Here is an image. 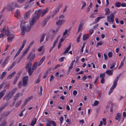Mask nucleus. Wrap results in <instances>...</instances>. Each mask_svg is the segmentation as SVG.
<instances>
[{
	"label": "nucleus",
	"instance_id": "nucleus-14",
	"mask_svg": "<svg viewBox=\"0 0 126 126\" xmlns=\"http://www.w3.org/2000/svg\"><path fill=\"white\" fill-rule=\"evenodd\" d=\"M26 39L25 40L23 41V43H22V46L19 49L18 51H17L18 52H19V53H20L21 50H22V49L24 47L25 45L26 44Z\"/></svg>",
	"mask_w": 126,
	"mask_h": 126
},
{
	"label": "nucleus",
	"instance_id": "nucleus-12",
	"mask_svg": "<svg viewBox=\"0 0 126 126\" xmlns=\"http://www.w3.org/2000/svg\"><path fill=\"white\" fill-rule=\"evenodd\" d=\"M48 10V8H47L45 9L44 10L41 9V11H40V13H41V16L43 17L45 14L47 12Z\"/></svg>",
	"mask_w": 126,
	"mask_h": 126
},
{
	"label": "nucleus",
	"instance_id": "nucleus-28",
	"mask_svg": "<svg viewBox=\"0 0 126 126\" xmlns=\"http://www.w3.org/2000/svg\"><path fill=\"white\" fill-rule=\"evenodd\" d=\"M113 71L109 70H107L106 72V73L109 76L112 75L113 74Z\"/></svg>",
	"mask_w": 126,
	"mask_h": 126
},
{
	"label": "nucleus",
	"instance_id": "nucleus-61",
	"mask_svg": "<svg viewBox=\"0 0 126 126\" xmlns=\"http://www.w3.org/2000/svg\"><path fill=\"white\" fill-rule=\"evenodd\" d=\"M102 44V42L101 41L100 42H99L97 43V46L96 47H98V46H101Z\"/></svg>",
	"mask_w": 126,
	"mask_h": 126
},
{
	"label": "nucleus",
	"instance_id": "nucleus-56",
	"mask_svg": "<svg viewBox=\"0 0 126 126\" xmlns=\"http://www.w3.org/2000/svg\"><path fill=\"white\" fill-rule=\"evenodd\" d=\"M51 124L53 126H56V124L55 121H51Z\"/></svg>",
	"mask_w": 126,
	"mask_h": 126
},
{
	"label": "nucleus",
	"instance_id": "nucleus-33",
	"mask_svg": "<svg viewBox=\"0 0 126 126\" xmlns=\"http://www.w3.org/2000/svg\"><path fill=\"white\" fill-rule=\"evenodd\" d=\"M15 64L14 62H13L12 65L9 67L7 68V70L9 71L11 70L12 68L14 67Z\"/></svg>",
	"mask_w": 126,
	"mask_h": 126
},
{
	"label": "nucleus",
	"instance_id": "nucleus-38",
	"mask_svg": "<svg viewBox=\"0 0 126 126\" xmlns=\"http://www.w3.org/2000/svg\"><path fill=\"white\" fill-rule=\"evenodd\" d=\"M115 6L116 7H119L121 6V3L119 2H117L115 3Z\"/></svg>",
	"mask_w": 126,
	"mask_h": 126
},
{
	"label": "nucleus",
	"instance_id": "nucleus-20",
	"mask_svg": "<svg viewBox=\"0 0 126 126\" xmlns=\"http://www.w3.org/2000/svg\"><path fill=\"white\" fill-rule=\"evenodd\" d=\"M90 35L89 34H84L83 35L82 40L83 41H85L88 39Z\"/></svg>",
	"mask_w": 126,
	"mask_h": 126
},
{
	"label": "nucleus",
	"instance_id": "nucleus-2",
	"mask_svg": "<svg viewBox=\"0 0 126 126\" xmlns=\"http://www.w3.org/2000/svg\"><path fill=\"white\" fill-rule=\"evenodd\" d=\"M121 74H119L118 75L116 78L113 81V84L112 86L110 88V90L109 92V95L113 91V89L115 88L117 84V82H118L119 79L121 77Z\"/></svg>",
	"mask_w": 126,
	"mask_h": 126
},
{
	"label": "nucleus",
	"instance_id": "nucleus-62",
	"mask_svg": "<svg viewBox=\"0 0 126 126\" xmlns=\"http://www.w3.org/2000/svg\"><path fill=\"white\" fill-rule=\"evenodd\" d=\"M9 56H7L6 57V58L5 59V60L4 61L7 63L8 60L9 59Z\"/></svg>",
	"mask_w": 126,
	"mask_h": 126
},
{
	"label": "nucleus",
	"instance_id": "nucleus-19",
	"mask_svg": "<svg viewBox=\"0 0 126 126\" xmlns=\"http://www.w3.org/2000/svg\"><path fill=\"white\" fill-rule=\"evenodd\" d=\"M65 22V21L64 19H62L61 20H59L56 22V24L57 25H62Z\"/></svg>",
	"mask_w": 126,
	"mask_h": 126
},
{
	"label": "nucleus",
	"instance_id": "nucleus-36",
	"mask_svg": "<svg viewBox=\"0 0 126 126\" xmlns=\"http://www.w3.org/2000/svg\"><path fill=\"white\" fill-rule=\"evenodd\" d=\"M48 72L47 71L45 72L44 73V75L43 76V78L44 79H45L48 76Z\"/></svg>",
	"mask_w": 126,
	"mask_h": 126
},
{
	"label": "nucleus",
	"instance_id": "nucleus-50",
	"mask_svg": "<svg viewBox=\"0 0 126 126\" xmlns=\"http://www.w3.org/2000/svg\"><path fill=\"white\" fill-rule=\"evenodd\" d=\"M6 123L7 122L6 121L2 123L0 125V126H6Z\"/></svg>",
	"mask_w": 126,
	"mask_h": 126
},
{
	"label": "nucleus",
	"instance_id": "nucleus-43",
	"mask_svg": "<svg viewBox=\"0 0 126 126\" xmlns=\"http://www.w3.org/2000/svg\"><path fill=\"white\" fill-rule=\"evenodd\" d=\"M6 73L5 72H3L1 75V76L0 78V79H2L5 76Z\"/></svg>",
	"mask_w": 126,
	"mask_h": 126
},
{
	"label": "nucleus",
	"instance_id": "nucleus-6",
	"mask_svg": "<svg viewBox=\"0 0 126 126\" xmlns=\"http://www.w3.org/2000/svg\"><path fill=\"white\" fill-rule=\"evenodd\" d=\"M28 80V77L27 76H25L22 79L23 86H25L27 85Z\"/></svg>",
	"mask_w": 126,
	"mask_h": 126
},
{
	"label": "nucleus",
	"instance_id": "nucleus-40",
	"mask_svg": "<svg viewBox=\"0 0 126 126\" xmlns=\"http://www.w3.org/2000/svg\"><path fill=\"white\" fill-rule=\"evenodd\" d=\"M81 3L83 4V5L82 6L81 9H83L85 6H86V3L84 1H81Z\"/></svg>",
	"mask_w": 126,
	"mask_h": 126
},
{
	"label": "nucleus",
	"instance_id": "nucleus-60",
	"mask_svg": "<svg viewBox=\"0 0 126 126\" xmlns=\"http://www.w3.org/2000/svg\"><path fill=\"white\" fill-rule=\"evenodd\" d=\"M115 64L116 63L115 62H114V63H113L112 65L110 66V68L111 69H113L114 67Z\"/></svg>",
	"mask_w": 126,
	"mask_h": 126
},
{
	"label": "nucleus",
	"instance_id": "nucleus-39",
	"mask_svg": "<svg viewBox=\"0 0 126 126\" xmlns=\"http://www.w3.org/2000/svg\"><path fill=\"white\" fill-rule=\"evenodd\" d=\"M105 76V73H102L100 74V77L101 79H104V78Z\"/></svg>",
	"mask_w": 126,
	"mask_h": 126
},
{
	"label": "nucleus",
	"instance_id": "nucleus-44",
	"mask_svg": "<svg viewBox=\"0 0 126 126\" xmlns=\"http://www.w3.org/2000/svg\"><path fill=\"white\" fill-rule=\"evenodd\" d=\"M33 71V70H32L31 69L30 70H27V71L28 72L29 75L30 76L32 74Z\"/></svg>",
	"mask_w": 126,
	"mask_h": 126
},
{
	"label": "nucleus",
	"instance_id": "nucleus-10",
	"mask_svg": "<svg viewBox=\"0 0 126 126\" xmlns=\"http://www.w3.org/2000/svg\"><path fill=\"white\" fill-rule=\"evenodd\" d=\"M23 95V94L22 93H18L16 94L14 96V100L15 102L13 103V105L15 104L16 100L19 97L22 96Z\"/></svg>",
	"mask_w": 126,
	"mask_h": 126
},
{
	"label": "nucleus",
	"instance_id": "nucleus-54",
	"mask_svg": "<svg viewBox=\"0 0 126 126\" xmlns=\"http://www.w3.org/2000/svg\"><path fill=\"white\" fill-rule=\"evenodd\" d=\"M64 57H61L59 59V61L61 62H62L63 61L64 59Z\"/></svg>",
	"mask_w": 126,
	"mask_h": 126
},
{
	"label": "nucleus",
	"instance_id": "nucleus-4",
	"mask_svg": "<svg viewBox=\"0 0 126 126\" xmlns=\"http://www.w3.org/2000/svg\"><path fill=\"white\" fill-rule=\"evenodd\" d=\"M17 90V88H15L12 91H10L8 93L6 97V98L5 99L7 101H8L11 98Z\"/></svg>",
	"mask_w": 126,
	"mask_h": 126
},
{
	"label": "nucleus",
	"instance_id": "nucleus-21",
	"mask_svg": "<svg viewBox=\"0 0 126 126\" xmlns=\"http://www.w3.org/2000/svg\"><path fill=\"white\" fill-rule=\"evenodd\" d=\"M121 117V114L120 113H118L116 115L115 118V119L116 120H119L118 122L120 121V119Z\"/></svg>",
	"mask_w": 126,
	"mask_h": 126
},
{
	"label": "nucleus",
	"instance_id": "nucleus-24",
	"mask_svg": "<svg viewBox=\"0 0 126 126\" xmlns=\"http://www.w3.org/2000/svg\"><path fill=\"white\" fill-rule=\"evenodd\" d=\"M104 18H105L104 16L97 17V18L95 19V21L93 23V24L96 23L98 22L100 19Z\"/></svg>",
	"mask_w": 126,
	"mask_h": 126
},
{
	"label": "nucleus",
	"instance_id": "nucleus-63",
	"mask_svg": "<svg viewBox=\"0 0 126 126\" xmlns=\"http://www.w3.org/2000/svg\"><path fill=\"white\" fill-rule=\"evenodd\" d=\"M112 53L111 52H110L108 54V55L109 57L111 58L112 57Z\"/></svg>",
	"mask_w": 126,
	"mask_h": 126
},
{
	"label": "nucleus",
	"instance_id": "nucleus-25",
	"mask_svg": "<svg viewBox=\"0 0 126 126\" xmlns=\"http://www.w3.org/2000/svg\"><path fill=\"white\" fill-rule=\"evenodd\" d=\"M38 66L37 63L35 62L32 66V70H36Z\"/></svg>",
	"mask_w": 126,
	"mask_h": 126
},
{
	"label": "nucleus",
	"instance_id": "nucleus-11",
	"mask_svg": "<svg viewBox=\"0 0 126 126\" xmlns=\"http://www.w3.org/2000/svg\"><path fill=\"white\" fill-rule=\"evenodd\" d=\"M50 16H47L43 22L42 23L44 25V26L46 24L48 21L50 19Z\"/></svg>",
	"mask_w": 126,
	"mask_h": 126
},
{
	"label": "nucleus",
	"instance_id": "nucleus-30",
	"mask_svg": "<svg viewBox=\"0 0 126 126\" xmlns=\"http://www.w3.org/2000/svg\"><path fill=\"white\" fill-rule=\"evenodd\" d=\"M71 47V45H70L65 50L63 54H65L67 53L69 51V50L70 49Z\"/></svg>",
	"mask_w": 126,
	"mask_h": 126
},
{
	"label": "nucleus",
	"instance_id": "nucleus-18",
	"mask_svg": "<svg viewBox=\"0 0 126 126\" xmlns=\"http://www.w3.org/2000/svg\"><path fill=\"white\" fill-rule=\"evenodd\" d=\"M59 10V7H57L56 9L55 10L53 11V14L52 15V18H53L56 15L57 13L58 12Z\"/></svg>",
	"mask_w": 126,
	"mask_h": 126
},
{
	"label": "nucleus",
	"instance_id": "nucleus-51",
	"mask_svg": "<svg viewBox=\"0 0 126 126\" xmlns=\"http://www.w3.org/2000/svg\"><path fill=\"white\" fill-rule=\"evenodd\" d=\"M70 30V28H69L68 30H66L65 31L63 32V36H64L65 35H66L67 33V32L68 31Z\"/></svg>",
	"mask_w": 126,
	"mask_h": 126
},
{
	"label": "nucleus",
	"instance_id": "nucleus-41",
	"mask_svg": "<svg viewBox=\"0 0 126 126\" xmlns=\"http://www.w3.org/2000/svg\"><path fill=\"white\" fill-rule=\"evenodd\" d=\"M21 102V100H20L18 101L16 103V107H18L20 105Z\"/></svg>",
	"mask_w": 126,
	"mask_h": 126
},
{
	"label": "nucleus",
	"instance_id": "nucleus-29",
	"mask_svg": "<svg viewBox=\"0 0 126 126\" xmlns=\"http://www.w3.org/2000/svg\"><path fill=\"white\" fill-rule=\"evenodd\" d=\"M83 27V24L82 23H80L79 24V26L78 28V32H79L80 31L82 30Z\"/></svg>",
	"mask_w": 126,
	"mask_h": 126
},
{
	"label": "nucleus",
	"instance_id": "nucleus-23",
	"mask_svg": "<svg viewBox=\"0 0 126 126\" xmlns=\"http://www.w3.org/2000/svg\"><path fill=\"white\" fill-rule=\"evenodd\" d=\"M5 27H4L3 28V30L1 31L2 32L0 34V38L1 37H4L6 34V33H4V28H5Z\"/></svg>",
	"mask_w": 126,
	"mask_h": 126
},
{
	"label": "nucleus",
	"instance_id": "nucleus-49",
	"mask_svg": "<svg viewBox=\"0 0 126 126\" xmlns=\"http://www.w3.org/2000/svg\"><path fill=\"white\" fill-rule=\"evenodd\" d=\"M28 102L29 101L27 99H25V101L24 103V104L21 106V107H24L25 105L27 104Z\"/></svg>",
	"mask_w": 126,
	"mask_h": 126
},
{
	"label": "nucleus",
	"instance_id": "nucleus-8",
	"mask_svg": "<svg viewBox=\"0 0 126 126\" xmlns=\"http://www.w3.org/2000/svg\"><path fill=\"white\" fill-rule=\"evenodd\" d=\"M38 19L33 16L29 21L30 24L31 26L33 25Z\"/></svg>",
	"mask_w": 126,
	"mask_h": 126
},
{
	"label": "nucleus",
	"instance_id": "nucleus-27",
	"mask_svg": "<svg viewBox=\"0 0 126 126\" xmlns=\"http://www.w3.org/2000/svg\"><path fill=\"white\" fill-rule=\"evenodd\" d=\"M36 122V120L35 118H34L32 120L31 124V125L32 126H33L35 124Z\"/></svg>",
	"mask_w": 126,
	"mask_h": 126
},
{
	"label": "nucleus",
	"instance_id": "nucleus-5",
	"mask_svg": "<svg viewBox=\"0 0 126 126\" xmlns=\"http://www.w3.org/2000/svg\"><path fill=\"white\" fill-rule=\"evenodd\" d=\"M114 15L113 13H111L110 15L107 16V20L108 22H111L113 23L114 18Z\"/></svg>",
	"mask_w": 126,
	"mask_h": 126
},
{
	"label": "nucleus",
	"instance_id": "nucleus-37",
	"mask_svg": "<svg viewBox=\"0 0 126 126\" xmlns=\"http://www.w3.org/2000/svg\"><path fill=\"white\" fill-rule=\"evenodd\" d=\"M105 14L107 15H108L110 13V10L109 8H106L105 9Z\"/></svg>",
	"mask_w": 126,
	"mask_h": 126
},
{
	"label": "nucleus",
	"instance_id": "nucleus-22",
	"mask_svg": "<svg viewBox=\"0 0 126 126\" xmlns=\"http://www.w3.org/2000/svg\"><path fill=\"white\" fill-rule=\"evenodd\" d=\"M6 90L4 89L0 92V98H1L4 95Z\"/></svg>",
	"mask_w": 126,
	"mask_h": 126
},
{
	"label": "nucleus",
	"instance_id": "nucleus-48",
	"mask_svg": "<svg viewBox=\"0 0 126 126\" xmlns=\"http://www.w3.org/2000/svg\"><path fill=\"white\" fill-rule=\"evenodd\" d=\"M65 38L66 37H65L64 36H63V35L62 37L61 38L59 42H63L65 40Z\"/></svg>",
	"mask_w": 126,
	"mask_h": 126
},
{
	"label": "nucleus",
	"instance_id": "nucleus-47",
	"mask_svg": "<svg viewBox=\"0 0 126 126\" xmlns=\"http://www.w3.org/2000/svg\"><path fill=\"white\" fill-rule=\"evenodd\" d=\"M10 113V111L4 112L3 114V116L5 117H6Z\"/></svg>",
	"mask_w": 126,
	"mask_h": 126
},
{
	"label": "nucleus",
	"instance_id": "nucleus-15",
	"mask_svg": "<svg viewBox=\"0 0 126 126\" xmlns=\"http://www.w3.org/2000/svg\"><path fill=\"white\" fill-rule=\"evenodd\" d=\"M34 55L32 54L31 53L28 56V58L27 59V60L28 59H30V61H32L33 60L34 58H35V57L34 56Z\"/></svg>",
	"mask_w": 126,
	"mask_h": 126
},
{
	"label": "nucleus",
	"instance_id": "nucleus-53",
	"mask_svg": "<svg viewBox=\"0 0 126 126\" xmlns=\"http://www.w3.org/2000/svg\"><path fill=\"white\" fill-rule=\"evenodd\" d=\"M23 56L22 55V56L20 57L17 61V63H19L21 61V60L23 58Z\"/></svg>",
	"mask_w": 126,
	"mask_h": 126
},
{
	"label": "nucleus",
	"instance_id": "nucleus-26",
	"mask_svg": "<svg viewBox=\"0 0 126 126\" xmlns=\"http://www.w3.org/2000/svg\"><path fill=\"white\" fill-rule=\"evenodd\" d=\"M7 106V104L2 105L0 107V113L1 112L2 110L5 109V108Z\"/></svg>",
	"mask_w": 126,
	"mask_h": 126
},
{
	"label": "nucleus",
	"instance_id": "nucleus-9",
	"mask_svg": "<svg viewBox=\"0 0 126 126\" xmlns=\"http://www.w3.org/2000/svg\"><path fill=\"white\" fill-rule=\"evenodd\" d=\"M41 9L36 11L35 12V15L33 16L35 18L38 19L40 15V12Z\"/></svg>",
	"mask_w": 126,
	"mask_h": 126
},
{
	"label": "nucleus",
	"instance_id": "nucleus-34",
	"mask_svg": "<svg viewBox=\"0 0 126 126\" xmlns=\"http://www.w3.org/2000/svg\"><path fill=\"white\" fill-rule=\"evenodd\" d=\"M29 49L30 48H29L28 47L27 48L24 52L23 54L22 55L23 56V57H24L25 55L27 54L28 52Z\"/></svg>",
	"mask_w": 126,
	"mask_h": 126
},
{
	"label": "nucleus",
	"instance_id": "nucleus-17",
	"mask_svg": "<svg viewBox=\"0 0 126 126\" xmlns=\"http://www.w3.org/2000/svg\"><path fill=\"white\" fill-rule=\"evenodd\" d=\"M31 12V11L29 10L26 13L24 17V19L26 20L28 18L30 15Z\"/></svg>",
	"mask_w": 126,
	"mask_h": 126
},
{
	"label": "nucleus",
	"instance_id": "nucleus-46",
	"mask_svg": "<svg viewBox=\"0 0 126 126\" xmlns=\"http://www.w3.org/2000/svg\"><path fill=\"white\" fill-rule=\"evenodd\" d=\"M46 126H52L51 124V121L49 120H47V122L46 124Z\"/></svg>",
	"mask_w": 126,
	"mask_h": 126
},
{
	"label": "nucleus",
	"instance_id": "nucleus-16",
	"mask_svg": "<svg viewBox=\"0 0 126 126\" xmlns=\"http://www.w3.org/2000/svg\"><path fill=\"white\" fill-rule=\"evenodd\" d=\"M45 58V56H44L42 57L40 61L39 62H36L37 63V64L38 66H39L41 65L43 62L44 61Z\"/></svg>",
	"mask_w": 126,
	"mask_h": 126
},
{
	"label": "nucleus",
	"instance_id": "nucleus-42",
	"mask_svg": "<svg viewBox=\"0 0 126 126\" xmlns=\"http://www.w3.org/2000/svg\"><path fill=\"white\" fill-rule=\"evenodd\" d=\"M22 85V82L21 80L19 82L18 85V87L19 88H20Z\"/></svg>",
	"mask_w": 126,
	"mask_h": 126
},
{
	"label": "nucleus",
	"instance_id": "nucleus-7",
	"mask_svg": "<svg viewBox=\"0 0 126 126\" xmlns=\"http://www.w3.org/2000/svg\"><path fill=\"white\" fill-rule=\"evenodd\" d=\"M14 5L13 2L8 5L6 8L7 11H12L14 10L15 9Z\"/></svg>",
	"mask_w": 126,
	"mask_h": 126
},
{
	"label": "nucleus",
	"instance_id": "nucleus-55",
	"mask_svg": "<svg viewBox=\"0 0 126 126\" xmlns=\"http://www.w3.org/2000/svg\"><path fill=\"white\" fill-rule=\"evenodd\" d=\"M102 121L104 123V125H105L106 124L107 122L106 121V119L105 118H103L102 119Z\"/></svg>",
	"mask_w": 126,
	"mask_h": 126
},
{
	"label": "nucleus",
	"instance_id": "nucleus-64",
	"mask_svg": "<svg viewBox=\"0 0 126 126\" xmlns=\"http://www.w3.org/2000/svg\"><path fill=\"white\" fill-rule=\"evenodd\" d=\"M7 63L5 61H4L2 64L1 66L2 67H3Z\"/></svg>",
	"mask_w": 126,
	"mask_h": 126
},
{
	"label": "nucleus",
	"instance_id": "nucleus-32",
	"mask_svg": "<svg viewBox=\"0 0 126 126\" xmlns=\"http://www.w3.org/2000/svg\"><path fill=\"white\" fill-rule=\"evenodd\" d=\"M46 35L45 33L43 34L40 37V43H41L43 41L44 39L45 36Z\"/></svg>",
	"mask_w": 126,
	"mask_h": 126
},
{
	"label": "nucleus",
	"instance_id": "nucleus-35",
	"mask_svg": "<svg viewBox=\"0 0 126 126\" xmlns=\"http://www.w3.org/2000/svg\"><path fill=\"white\" fill-rule=\"evenodd\" d=\"M19 78V76H16L15 79L14 80L13 82V84L15 85L16 83V82L17 81Z\"/></svg>",
	"mask_w": 126,
	"mask_h": 126
},
{
	"label": "nucleus",
	"instance_id": "nucleus-45",
	"mask_svg": "<svg viewBox=\"0 0 126 126\" xmlns=\"http://www.w3.org/2000/svg\"><path fill=\"white\" fill-rule=\"evenodd\" d=\"M40 77H39L35 81L34 83L35 84L39 83L40 82Z\"/></svg>",
	"mask_w": 126,
	"mask_h": 126
},
{
	"label": "nucleus",
	"instance_id": "nucleus-1",
	"mask_svg": "<svg viewBox=\"0 0 126 126\" xmlns=\"http://www.w3.org/2000/svg\"><path fill=\"white\" fill-rule=\"evenodd\" d=\"M25 23H24L23 21L21 22V23L20 25V27L21 29V35L22 36H23L25 33V32L26 31L27 32H29L31 29V26H28L26 28L25 26L24 25V24Z\"/></svg>",
	"mask_w": 126,
	"mask_h": 126
},
{
	"label": "nucleus",
	"instance_id": "nucleus-58",
	"mask_svg": "<svg viewBox=\"0 0 126 126\" xmlns=\"http://www.w3.org/2000/svg\"><path fill=\"white\" fill-rule=\"evenodd\" d=\"M43 48V46H41L37 50L38 51L41 52Z\"/></svg>",
	"mask_w": 126,
	"mask_h": 126
},
{
	"label": "nucleus",
	"instance_id": "nucleus-3",
	"mask_svg": "<svg viewBox=\"0 0 126 126\" xmlns=\"http://www.w3.org/2000/svg\"><path fill=\"white\" fill-rule=\"evenodd\" d=\"M4 33H6L5 35H7L8 36L7 40L10 43L12 42L13 39L14 37V36L13 34H9V31L7 30H6L4 28Z\"/></svg>",
	"mask_w": 126,
	"mask_h": 126
},
{
	"label": "nucleus",
	"instance_id": "nucleus-59",
	"mask_svg": "<svg viewBox=\"0 0 126 126\" xmlns=\"http://www.w3.org/2000/svg\"><path fill=\"white\" fill-rule=\"evenodd\" d=\"M124 64V63L123 62H121V63L120 65L119 66L118 68V69H120L122 67L123 65Z\"/></svg>",
	"mask_w": 126,
	"mask_h": 126
},
{
	"label": "nucleus",
	"instance_id": "nucleus-52",
	"mask_svg": "<svg viewBox=\"0 0 126 126\" xmlns=\"http://www.w3.org/2000/svg\"><path fill=\"white\" fill-rule=\"evenodd\" d=\"M34 43V42L33 41H32V42H31L29 44V45L28 46V47L29 48H30V47H31L32 45Z\"/></svg>",
	"mask_w": 126,
	"mask_h": 126
},
{
	"label": "nucleus",
	"instance_id": "nucleus-57",
	"mask_svg": "<svg viewBox=\"0 0 126 126\" xmlns=\"http://www.w3.org/2000/svg\"><path fill=\"white\" fill-rule=\"evenodd\" d=\"M54 78V76L53 75L51 76L49 79L50 81L51 82L53 80Z\"/></svg>",
	"mask_w": 126,
	"mask_h": 126
},
{
	"label": "nucleus",
	"instance_id": "nucleus-31",
	"mask_svg": "<svg viewBox=\"0 0 126 126\" xmlns=\"http://www.w3.org/2000/svg\"><path fill=\"white\" fill-rule=\"evenodd\" d=\"M92 3L91 2L90 4L89 5L87 8V10H86L87 12L88 13L89 11L90 10V9L92 7Z\"/></svg>",
	"mask_w": 126,
	"mask_h": 126
},
{
	"label": "nucleus",
	"instance_id": "nucleus-13",
	"mask_svg": "<svg viewBox=\"0 0 126 126\" xmlns=\"http://www.w3.org/2000/svg\"><path fill=\"white\" fill-rule=\"evenodd\" d=\"M32 64V63L30 62L25 65V67L26 71L31 69Z\"/></svg>",
	"mask_w": 126,
	"mask_h": 126
}]
</instances>
